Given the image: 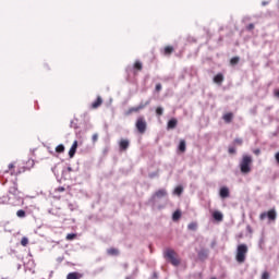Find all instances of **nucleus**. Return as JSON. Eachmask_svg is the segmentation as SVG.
<instances>
[{"mask_svg":"<svg viewBox=\"0 0 279 279\" xmlns=\"http://www.w3.org/2000/svg\"><path fill=\"white\" fill-rule=\"evenodd\" d=\"M66 239H68V241H73V239H75V233H69L66 235Z\"/></svg>","mask_w":279,"mask_h":279,"instance_id":"nucleus-34","label":"nucleus"},{"mask_svg":"<svg viewBox=\"0 0 279 279\" xmlns=\"http://www.w3.org/2000/svg\"><path fill=\"white\" fill-rule=\"evenodd\" d=\"M68 208L73 211V210H77V204L75 203H69L68 204Z\"/></svg>","mask_w":279,"mask_h":279,"instance_id":"nucleus-31","label":"nucleus"},{"mask_svg":"<svg viewBox=\"0 0 279 279\" xmlns=\"http://www.w3.org/2000/svg\"><path fill=\"white\" fill-rule=\"evenodd\" d=\"M154 278H158V275L156 272L154 274Z\"/></svg>","mask_w":279,"mask_h":279,"instance_id":"nucleus-51","label":"nucleus"},{"mask_svg":"<svg viewBox=\"0 0 279 279\" xmlns=\"http://www.w3.org/2000/svg\"><path fill=\"white\" fill-rule=\"evenodd\" d=\"M248 232H252V227L247 226Z\"/></svg>","mask_w":279,"mask_h":279,"instance_id":"nucleus-50","label":"nucleus"},{"mask_svg":"<svg viewBox=\"0 0 279 279\" xmlns=\"http://www.w3.org/2000/svg\"><path fill=\"white\" fill-rule=\"evenodd\" d=\"M77 151V141H74L70 150H69V157L70 158H74L75 157V154Z\"/></svg>","mask_w":279,"mask_h":279,"instance_id":"nucleus-11","label":"nucleus"},{"mask_svg":"<svg viewBox=\"0 0 279 279\" xmlns=\"http://www.w3.org/2000/svg\"><path fill=\"white\" fill-rule=\"evenodd\" d=\"M234 143H236V145H242L243 144V140L242 138H235Z\"/></svg>","mask_w":279,"mask_h":279,"instance_id":"nucleus-40","label":"nucleus"},{"mask_svg":"<svg viewBox=\"0 0 279 279\" xmlns=\"http://www.w3.org/2000/svg\"><path fill=\"white\" fill-rule=\"evenodd\" d=\"M254 154H255V156H259V155H260V149H258V148L255 149V150H254Z\"/></svg>","mask_w":279,"mask_h":279,"instance_id":"nucleus-44","label":"nucleus"},{"mask_svg":"<svg viewBox=\"0 0 279 279\" xmlns=\"http://www.w3.org/2000/svg\"><path fill=\"white\" fill-rule=\"evenodd\" d=\"M13 168H14V163H10L9 169H13Z\"/></svg>","mask_w":279,"mask_h":279,"instance_id":"nucleus-48","label":"nucleus"},{"mask_svg":"<svg viewBox=\"0 0 279 279\" xmlns=\"http://www.w3.org/2000/svg\"><path fill=\"white\" fill-rule=\"evenodd\" d=\"M275 158H276V161H277L278 165H279V153H277V154L275 155Z\"/></svg>","mask_w":279,"mask_h":279,"instance_id":"nucleus-45","label":"nucleus"},{"mask_svg":"<svg viewBox=\"0 0 279 279\" xmlns=\"http://www.w3.org/2000/svg\"><path fill=\"white\" fill-rule=\"evenodd\" d=\"M66 279H80V277H77V272H70L68 274Z\"/></svg>","mask_w":279,"mask_h":279,"instance_id":"nucleus-32","label":"nucleus"},{"mask_svg":"<svg viewBox=\"0 0 279 279\" xmlns=\"http://www.w3.org/2000/svg\"><path fill=\"white\" fill-rule=\"evenodd\" d=\"M208 254H209L208 248H202V250L198 252V258H199L201 260H206V258H208Z\"/></svg>","mask_w":279,"mask_h":279,"instance_id":"nucleus-12","label":"nucleus"},{"mask_svg":"<svg viewBox=\"0 0 279 279\" xmlns=\"http://www.w3.org/2000/svg\"><path fill=\"white\" fill-rule=\"evenodd\" d=\"M133 112H140L138 107H132L129 110L124 112V117H130V114H133Z\"/></svg>","mask_w":279,"mask_h":279,"instance_id":"nucleus-21","label":"nucleus"},{"mask_svg":"<svg viewBox=\"0 0 279 279\" xmlns=\"http://www.w3.org/2000/svg\"><path fill=\"white\" fill-rule=\"evenodd\" d=\"M211 247H215V242L211 243Z\"/></svg>","mask_w":279,"mask_h":279,"instance_id":"nucleus-53","label":"nucleus"},{"mask_svg":"<svg viewBox=\"0 0 279 279\" xmlns=\"http://www.w3.org/2000/svg\"><path fill=\"white\" fill-rule=\"evenodd\" d=\"M228 151L229 154H236V148H234V146H230Z\"/></svg>","mask_w":279,"mask_h":279,"instance_id":"nucleus-37","label":"nucleus"},{"mask_svg":"<svg viewBox=\"0 0 279 279\" xmlns=\"http://www.w3.org/2000/svg\"><path fill=\"white\" fill-rule=\"evenodd\" d=\"M16 217H19L20 219H25V217H26L25 210L19 209V210L16 211Z\"/></svg>","mask_w":279,"mask_h":279,"instance_id":"nucleus-23","label":"nucleus"},{"mask_svg":"<svg viewBox=\"0 0 279 279\" xmlns=\"http://www.w3.org/2000/svg\"><path fill=\"white\" fill-rule=\"evenodd\" d=\"M98 138H99V135H98L97 133H95V134L92 136L93 143H97Z\"/></svg>","mask_w":279,"mask_h":279,"instance_id":"nucleus-36","label":"nucleus"},{"mask_svg":"<svg viewBox=\"0 0 279 279\" xmlns=\"http://www.w3.org/2000/svg\"><path fill=\"white\" fill-rule=\"evenodd\" d=\"M134 69H136L137 71H143V63L141 61H136L134 63Z\"/></svg>","mask_w":279,"mask_h":279,"instance_id":"nucleus-28","label":"nucleus"},{"mask_svg":"<svg viewBox=\"0 0 279 279\" xmlns=\"http://www.w3.org/2000/svg\"><path fill=\"white\" fill-rule=\"evenodd\" d=\"M262 5H269V2L268 1H263Z\"/></svg>","mask_w":279,"mask_h":279,"instance_id":"nucleus-46","label":"nucleus"},{"mask_svg":"<svg viewBox=\"0 0 279 279\" xmlns=\"http://www.w3.org/2000/svg\"><path fill=\"white\" fill-rule=\"evenodd\" d=\"M278 217V214L276 213V209H270L267 213H262L259 215V219L262 221H265V219H269V221H276V218Z\"/></svg>","mask_w":279,"mask_h":279,"instance_id":"nucleus-6","label":"nucleus"},{"mask_svg":"<svg viewBox=\"0 0 279 279\" xmlns=\"http://www.w3.org/2000/svg\"><path fill=\"white\" fill-rule=\"evenodd\" d=\"M155 90H156L157 93H160V90H162V85H161L160 83H158V84L156 85V87H155Z\"/></svg>","mask_w":279,"mask_h":279,"instance_id":"nucleus-35","label":"nucleus"},{"mask_svg":"<svg viewBox=\"0 0 279 279\" xmlns=\"http://www.w3.org/2000/svg\"><path fill=\"white\" fill-rule=\"evenodd\" d=\"M274 96L277 97V99H279V89H274Z\"/></svg>","mask_w":279,"mask_h":279,"instance_id":"nucleus-41","label":"nucleus"},{"mask_svg":"<svg viewBox=\"0 0 279 279\" xmlns=\"http://www.w3.org/2000/svg\"><path fill=\"white\" fill-rule=\"evenodd\" d=\"M171 53H173V47L167 46V47L165 48V54H166V56H171Z\"/></svg>","mask_w":279,"mask_h":279,"instance_id":"nucleus-25","label":"nucleus"},{"mask_svg":"<svg viewBox=\"0 0 279 279\" xmlns=\"http://www.w3.org/2000/svg\"><path fill=\"white\" fill-rule=\"evenodd\" d=\"M179 151H182V154H184V151H186V141L181 140L178 146Z\"/></svg>","mask_w":279,"mask_h":279,"instance_id":"nucleus-17","label":"nucleus"},{"mask_svg":"<svg viewBox=\"0 0 279 279\" xmlns=\"http://www.w3.org/2000/svg\"><path fill=\"white\" fill-rule=\"evenodd\" d=\"M8 202L11 204V206H23L24 204V199L22 198L21 194H17L16 196H9Z\"/></svg>","mask_w":279,"mask_h":279,"instance_id":"nucleus-7","label":"nucleus"},{"mask_svg":"<svg viewBox=\"0 0 279 279\" xmlns=\"http://www.w3.org/2000/svg\"><path fill=\"white\" fill-rule=\"evenodd\" d=\"M149 178H156V173H150Z\"/></svg>","mask_w":279,"mask_h":279,"instance_id":"nucleus-49","label":"nucleus"},{"mask_svg":"<svg viewBox=\"0 0 279 279\" xmlns=\"http://www.w3.org/2000/svg\"><path fill=\"white\" fill-rule=\"evenodd\" d=\"M28 244H29V239H27L26 236L22 238L21 245H23V247H27Z\"/></svg>","mask_w":279,"mask_h":279,"instance_id":"nucleus-30","label":"nucleus"},{"mask_svg":"<svg viewBox=\"0 0 279 279\" xmlns=\"http://www.w3.org/2000/svg\"><path fill=\"white\" fill-rule=\"evenodd\" d=\"M125 279H132V276L126 277Z\"/></svg>","mask_w":279,"mask_h":279,"instance_id":"nucleus-54","label":"nucleus"},{"mask_svg":"<svg viewBox=\"0 0 279 279\" xmlns=\"http://www.w3.org/2000/svg\"><path fill=\"white\" fill-rule=\"evenodd\" d=\"M56 151H57V154H64V144H59L56 147Z\"/></svg>","mask_w":279,"mask_h":279,"instance_id":"nucleus-24","label":"nucleus"},{"mask_svg":"<svg viewBox=\"0 0 279 279\" xmlns=\"http://www.w3.org/2000/svg\"><path fill=\"white\" fill-rule=\"evenodd\" d=\"M107 253L110 255V256H117V254H119V250L117 248H109L107 251Z\"/></svg>","mask_w":279,"mask_h":279,"instance_id":"nucleus-27","label":"nucleus"},{"mask_svg":"<svg viewBox=\"0 0 279 279\" xmlns=\"http://www.w3.org/2000/svg\"><path fill=\"white\" fill-rule=\"evenodd\" d=\"M214 82H215V84H222V83H223V74L218 73V74L214 77Z\"/></svg>","mask_w":279,"mask_h":279,"instance_id":"nucleus-19","label":"nucleus"},{"mask_svg":"<svg viewBox=\"0 0 279 279\" xmlns=\"http://www.w3.org/2000/svg\"><path fill=\"white\" fill-rule=\"evenodd\" d=\"M71 128H76L75 125H73V122H71Z\"/></svg>","mask_w":279,"mask_h":279,"instance_id":"nucleus-52","label":"nucleus"},{"mask_svg":"<svg viewBox=\"0 0 279 279\" xmlns=\"http://www.w3.org/2000/svg\"><path fill=\"white\" fill-rule=\"evenodd\" d=\"M8 202V197L2 196L0 197V204H5Z\"/></svg>","mask_w":279,"mask_h":279,"instance_id":"nucleus-39","label":"nucleus"},{"mask_svg":"<svg viewBox=\"0 0 279 279\" xmlns=\"http://www.w3.org/2000/svg\"><path fill=\"white\" fill-rule=\"evenodd\" d=\"M21 195V192L19 191V185L16 183H13V186L9 189V197H14Z\"/></svg>","mask_w":279,"mask_h":279,"instance_id":"nucleus-8","label":"nucleus"},{"mask_svg":"<svg viewBox=\"0 0 279 279\" xmlns=\"http://www.w3.org/2000/svg\"><path fill=\"white\" fill-rule=\"evenodd\" d=\"M187 229L192 230L193 232H195V230H197V222H191L187 226Z\"/></svg>","mask_w":279,"mask_h":279,"instance_id":"nucleus-29","label":"nucleus"},{"mask_svg":"<svg viewBox=\"0 0 279 279\" xmlns=\"http://www.w3.org/2000/svg\"><path fill=\"white\" fill-rule=\"evenodd\" d=\"M213 217L215 221H223V214L221 211H214Z\"/></svg>","mask_w":279,"mask_h":279,"instance_id":"nucleus-16","label":"nucleus"},{"mask_svg":"<svg viewBox=\"0 0 279 279\" xmlns=\"http://www.w3.org/2000/svg\"><path fill=\"white\" fill-rule=\"evenodd\" d=\"M225 123H232V119H234V114L232 112L226 113L222 117Z\"/></svg>","mask_w":279,"mask_h":279,"instance_id":"nucleus-15","label":"nucleus"},{"mask_svg":"<svg viewBox=\"0 0 279 279\" xmlns=\"http://www.w3.org/2000/svg\"><path fill=\"white\" fill-rule=\"evenodd\" d=\"M178 126V120L175 118H172L168 121V130H175Z\"/></svg>","mask_w":279,"mask_h":279,"instance_id":"nucleus-13","label":"nucleus"},{"mask_svg":"<svg viewBox=\"0 0 279 279\" xmlns=\"http://www.w3.org/2000/svg\"><path fill=\"white\" fill-rule=\"evenodd\" d=\"M156 114H157V117H162V114H165V108L157 107Z\"/></svg>","mask_w":279,"mask_h":279,"instance_id":"nucleus-26","label":"nucleus"},{"mask_svg":"<svg viewBox=\"0 0 279 279\" xmlns=\"http://www.w3.org/2000/svg\"><path fill=\"white\" fill-rule=\"evenodd\" d=\"M151 104V99H148L147 101L145 102H141L138 106H137V110H143L145 108H147V106H149Z\"/></svg>","mask_w":279,"mask_h":279,"instance_id":"nucleus-20","label":"nucleus"},{"mask_svg":"<svg viewBox=\"0 0 279 279\" xmlns=\"http://www.w3.org/2000/svg\"><path fill=\"white\" fill-rule=\"evenodd\" d=\"M66 171H69V173H71V171H73V168L68 167V168H66Z\"/></svg>","mask_w":279,"mask_h":279,"instance_id":"nucleus-47","label":"nucleus"},{"mask_svg":"<svg viewBox=\"0 0 279 279\" xmlns=\"http://www.w3.org/2000/svg\"><path fill=\"white\" fill-rule=\"evenodd\" d=\"M270 276L267 271H264L263 275H262V279H269Z\"/></svg>","mask_w":279,"mask_h":279,"instance_id":"nucleus-38","label":"nucleus"},{"mask_svg":"<svg viewBox=\"0 0 279 279\" xmlns=\"http://www.w3.org/2000/svg\"><path fill=\"white\" fill-rule=\"evenodd\" d=\"M246 29H248V32H252V29H254V24H248Z\"/></svg>","mask_w":279,"mask_h":279,"instance_id":"nucleus-42","label":"nucleus"},{"mask_svg":"<svg viewBox=\"0 0 279 279\" xmlns=\"http://www.w3.org/2000/svg\"><path fill=\"white\" fill-rule=\"evenodd\" d=\"M219 195L222 199L230 197V189H228V186H222L219 191Z\"/></svg>","mask_w":279,"mask_h":279,"instance_id":"nucleus-9","label":"nucleus"},{"mask_svg":"<svg viewBox=\"0 0 279 279\" xmlns=\"http://www.w3.org/2000/svg\"><path fill=\"white\" fill-rule=\"evenodd\" d=\"M135 126L140 134H145V132H147V121H145V118L143 117L137 118Z\"/></svg>","mask_w":279,"mask_h":279,"instance_id":"nucleus-4","label":"nucleus"},{"mask_svg":"<svg viewBox=\"0 0 279 279\" xmlns=\"http://www.w3.org/2000/svg\"><path fill=\"white\" fill-rule=\"evenodd\" d=\"M240 171L243 175H247L252 171V156L244 155L240 161Z\"/></svg>","mask_w":279,"mask_h":279,"instance_id":"nucleus-1","label":"nucleus"},{"mask_svg":"<svg viewBox=\"0 0 279 279\" xmlns=\"http://www.w3.org/2000/svg\"><path fill=\"white\" fill-rule=\"evenodd\" d=\"M182 217V211H180V209H177L173 214H172V221H180V218Z\"/></svg>","mask_w":279,"mask_h":279,"instance_id":"nucleus-18","label":"nucleus"},{"mask_svg":"<svg viewBox=\"0 0 279 279\" xmlns=\"http://www.w3.org/2000/svg\"><path fill=\"white\" fill-rule=\"evenodd\" d=\"M247 244H240L236 247V254H235V260L236 263H239L240 265H242V263H245V258L247 257Z\"/></svg>","mask_w":279,"mask_h":279,"instance_id":"nucleus-2","label":"nucleus"},{"mask_svg":"<svg viewBox=\"0 0 279 279\" xmlns=\"http://www.w3.org/2000/svg\"><path fill=\"white\" fill-rule=\"evenodd\" d=\"M165 258H168V260H170L171 265H173L174 267H178V265H180V259L175 258V251L168 248L165 252Z\"/></svg>","mask_w":279,"mask_h":279,"instance_id":"nucleus-3","label":"nucleus"},{"mask_svg":"<svg viewBox=\"0 0 279 279\" xmlns=\"http://www.w3.org/2000/svg\"><path fill=\"white\" fill-rule=\"evenodd\" d=\"M239 60H241L239 57H233L231 60H230V64L232 66L236 65V63L239 62Z\"/></svg>","mask_w":279,"mask_h":279,"instance_id":"nucleus-33","label":"nucleus"},{"mask_svg":"<svg viewBox=\"0 0 279 279\" xmlns=\"http://www.w3.org/2000/svg\"><path fill=\"white\" fill-rule=\"evenodd\" d=\"M57 191H58L59 193H64V187H63V186H59V187L57 189Z\"/></svg>","mask_w":279,"mask_h":279,"instance_id":"nucleus-43","label":"nucleus"},{"mask_svg":"<svg viewBox=\"0 0 279 279\" xmlns=\"http://www.w3.org/2000/svg\"><path fill=\"white\" fill-rule=\"evenodd\" d=\"M120 151H125L130 147V140H120L119 142Z\"/></svg>","mask_w":279,"mask_h":279,"instance_id":"nucleus-10","label":"nucleus"},{"mask_svg":"<svg viewBox=\"0 0 279 279\" xmlns=\"http://www.w3.org/2000/svg\"><path fill=\"white\" fill-rule=\"evenodd\" d=\"M167 195H168L167 190H165V189L158 190L150 197L149 204H153V206H156V199H162V197H167Z\"/></svg>","mask_w":279,"mask_h":279,"instance_id":"nucleus-5","label":"nucleus"},{"mask_svg":"<svg viewBox=\"0 0 279 279\" xmlns=\"http://www.w3.org/2000/svg\"><path fill=\"white\" fill-rule=\"evenodd\" d=\"M182 193H184V187H182V185L177 186L173 191V194L178 196L182 195Z\"/></svg>","mask_w":279,"mask_h":279,"instance_id":"nucleus-22","label":"nucleus"},{"mask_svg":"<svg viewBox=\"0 0 279 279\" xmlns=\"http://www.w3.org/2000/svg\"><path fill=\"white\" fill-rule=\"evenodd\" d=\"M104 104L101 96H98L97 99L92 104V108L97 109Z\"/></svg>","mask_w":279,"mask_h":279,"instance_id":"nucleus-14","label":"nucleus"}]
</instances>
